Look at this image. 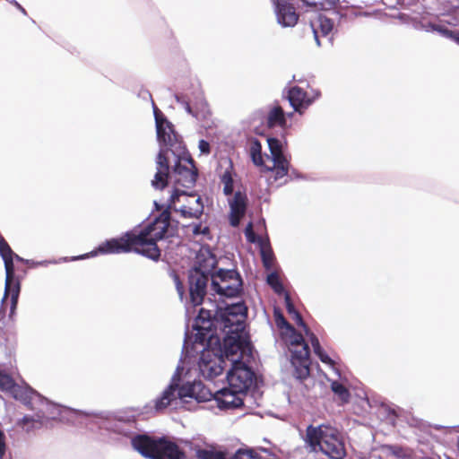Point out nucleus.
I'll return each instance as SVG.
<instances>
[{"label": "nucleus", "instance_id": "aec40b11", "mask_svg": "<svg viewBox=\"0 0 459 459\" xmlns=\"http://www.w3.org/2000/svg\"><path fill=\"white\" fill-rule=\"evenodd\" d=\"M33 411H36L35 414L33 415H24L19 421V426H24L28 424H31L30 427H28L26 429V431L29 432L32 429L40 428L43 425H45V411L43 408H38L34 409Z\"/></svg>", "mask_w": 459, "mask_h": 459}, {"label": "nucleus", "instance_id": "e433bc0d", "mask_svg": "<svg viewBox=\"0 0 459 459\" xmlns=\"http://www.w3.org/2000/svg\"><path fill=\"white\" fill-rule=\"evenodd\" d=\"M260 255L264 269L270 270L273 267L274 260V255L273 253L272 248L270 247H268L267 248L261 247Z\"/></svg>", "mask_w": 459, "mask_h": 459}, {"label": "nucleus", "instance_id": "5fc2aeb1", "mask_svg": "<svg viewBox=\"0 0 459 459\" xmlns=\"http://www.w3.org/2000/svg\"><path fill=\"white\" fill-rule=\"evenodd\" d=\"M221 183L222 184H233L234 181H233V178H232V176L230 174V172L229 170H225L224 173L222 174L221 176Z\"/></svg>", "mask_w": 459, "mask_h": 459}, {"label": "nucleus", "instance_id": "473e14b6", "mask_svg": "<svg viewBox=\"0 0 459 459\" xmlns=\"http://www.w3.org/2000/svg\"><path fill=\"white\" fill-rule=\"evenodd\" d=\"M186 195V192L184 191V190H180L178 188V186H175V188L170 195V198L169 200V205L166 209L162 210V212L160 213V215L165 212V211H169L170 212V208L175 205L176 202L179 199V197L181 195ZM169 214L171 215V212H169ZM170 222H171V225L174 226L176 228V232L178 231V221H174L172 220V218L170 217Z\"/></svg>", "mask_w": 459, "mask_h": 459}, {"label": "nucleus", "instance_id": "4d7b16f0", "mask_svg": "<svg viewBox=\"0 0 459 459\" xmlns=\"http://www.w3.org/2000/svg\"><path fill=\"white\" fill-rule=\"evenodd\" d=\"M245 234H246V238H247V239L249 242H251V243H255V242H256V241H257V239H258V237H257V236H255V235L254 234V232H253L252 230H249L248 229H247V230H246Z\"/></svg>", "mask_w": 459, "mask_h": 459}, {"label": "nucleus", "instance_id": "ddd939ff", "mask_svg": "<svg viewBox=\"0 0 459 459\" xmlns=\"http://www.w3.org/2000/svg\"><path fill=\"white\" fill-rule=\"evenodd\" d=\"M183 371L184 368L181 365H178L168 386L153 400V407L156 411H162L170 405H173L177 387L182 384Z\"/></svg>", "mask_w": 459, "mask_h": 459}, {"label": "nucleus", "instance_id": "0eeeda50", "mask_svg": "<svg viewBox=\"0 0 459 459\" xmlns=\"http://www.w3.org/2000/svg\"><path fill=\"white\" fill-rule=\"evenodd\" d=\"M13 397L20 400L30 410L43 408L45 411V424L48 420H58L63 405L55 403L44 397L30 386L20 387L16 384L12 391Z\"/></svg>", "mask_w": 459, "mask_h": 459}, {"label": "nucleus", "instance_id": "412c9836", "mask_svg": "<svg viewBox=\"0 0 459 459\" xmlns=\"http://www.w3.org/2000/svg\"><path fill=\"white\" fill-rule=\"evenodd\" d=\"M287 124L286 115L280 106H275L268 113L266 118V126L273 128L276 126H285Z\"/></svg>", "mask_w": 459, "mask_h": 459}, {"label": "nucleus", "instance_id": "37998d69", "mask_svg": "<svg viewBox=\"0 0 459 459\" xmlns=\"http://www.w3.org/2000/svg\"><path fill=\"white\" fill-rule=\"evenodd\" d=\"M232 459H260V456L254 450L238 449Z\"/></svg>", "mask_w": 459, "mask_h": 459}, {"label": "nucleus", "instance_id": "49530a36", "mask_svg": "<svg viewBox=\"0 0 459 459\" xmlns=\"http://www.w3.org/2000/svg\"><path fill=\"white\" fill-rule=\"evenodd\" d=\"M273 161V168H280V167H290L289 160H287L286 156L283 154L276 155L272 157Z\"/></svg>", "mask_w": 459, "mask_h": 459}, {"label": "nucleus", "instance_id": "20e7f679", "mask_svg": "<svg viewBox=\"0 0 459 459\" xmlns=\"http://www.w3.org/2000/svg\"><path fill=\"white\" fill-rule=\"evenodd\" d=\"M304 441L311 452L320 451L330 459H344L346 456L342 435L330 424L308 425Z\"/></svg>", "mask_w": 459, "mask_h": 459}, {"label": "nucleus", "instance_id": "f03ea898", "mask_svg": "<svg viewBox=\"0 0 459 459\" xmlns=\"http://www.w3.org/2000/svg\"><path fill=\"white\" fill-rule=\"evenodd\" d=\"M247 316V307L244 301L226 304L219 309L221 332L224 333V352L241 353L250 351L252 344L246 332L245 319Z\"/></svg>", "mask_w": 459, "mask_h": 459}, {"label": "nucleus", "instance_id": "ea45409f", "mask_svg": "<svg viewBox=\"0 0 459 459\" xmlns=\"http://www.w3.org/2000/svg\"><path fill=\"white\" fill-rule=\"evenodd\" d=\"M267 143L272 157L283 154V146L279 139L275 137H269L267 139Z\"/></svg>", "mask_w": 459, "mask_h": 459}, {"label": "nucleus", "instance_id": "79ce46f5", "mask_svg": "<svg viewBox=\"0 0 459 459\" xmlns=\"http://www.w3.org/2000/svg\"><path fill=\"white\" fill-rule=\"evenodd\" d=\"M133 423L134 422L130 420L127 422L117 420L112 427V429L120 435L129 436L131 434L130 428L132 427Z\"/></svg>", "mask_w": 459, "mask_h": 459}, {"label": "nucleus", "instance_id": "b1692460", "mask_svg": "<svg viewBox=\"0 0 459 459\" xmlns=\"http://www.w3.org/2000/svg\"><path fill=\"white\" fill-rule=\"evenodd\" d=\"M211 276H216L218 280L223 282L225 281H231L232 282L243 281L240 273L236 269L220 268L216 272L211 271Z\"/></svg>", "mask_w": 459, "mask_h": 459}, {"label": "nucleus", "instance_id": "423d86ee", "mask_svg": "<svg viewBox=\"0 0 459 459\" xmlns=\"http://www.w3.org/2000/svg\"><path fill=\"white\" fill-rule=\"evenodd\" d=\"M217 266V260L212 254L208 257L198 258L195 264L188 273L189 297L194 307L200 306L207 293V286L211 281V271Z\"/></svg>", "mask_w": 459, "mask_h": 459}, {"label": "nucleus", "instance_id": "393cba45", "mask_svg": "<svg viewBox=\"0 0 459 459\" xmlns=\"http://www.w3.org/2000/svg\"><path fill=\"white\" fill-rule=\"evenodd\" d=\"M195 206H186L180 207L179 211L185 218H199L204 212V204L202 198L198 196L195 200Z\"/></svg>", "mask_w": 459, "mask_h": 459}, {"label": "nucleus", "instance_id": "0e129e2a", "mask_svg": "<svg viewBox=\"0 0 459 459\" xmlns=\"http://www.w3.org/2000/svg\"><path fill=\"white\" fill-rule=\"evenodd\" d=\"M292 176H294V177H295V178H299V174L298 172H296V170H295V169H293V170L291 171L290 177H292Z\"/></svg>", "mask_w": 459, "mask_h": 459}, {"label": "nucleus", "instance_id": "7ed1b4c3", "mask_svg": "<svg viewBox=\"0 0 459 459\" xmlns=\"http://www.w3.org/2000/svg\"><path fill=\"white\" fill-rule=\"evenodd\" d=\"M157 171L152 181V186L155 189H163L168 186V179L170 176L176 186L184 188H192L195 186L199 170L196 163L190 153L184 150L181 154L176 156L175 163L169 171V163L165 156L162 148L156 158Z\"/></svg>", "mask_w": 459, "mask_h": 459}, {"label": "nucleus", "instance_id": "338daca9", "mask_svg": "<svg viewBox=\"0 0 459 459\" xmlns=\"http://www.w3.org/2000/svg\"><path fill=\"white\" fill-rule=\"evenodd\" d=\"M29 265H32V266H37L36 265V262L35 261H32V260H30V263L28 264Z\"/></svg>", "mask_w": 459, "mask_h": 459}, {"label": "nucleus", "instance_id": "de8ad7c7", "mask_svg": "<svg viewBox=\"0 0 459 459\" xmlns=\"http://www.w3.org/2000/svg\"><path fill=\"white\" fill-rule=\"evenodd\" d=\"M283 296H284V301H285V306H286L287 312L290 316H293L296 313H298L299 311L296 309V307H295V306H294V304H293V302L291 300L290 293L286 292Z\"/></svg>", "mask_w": 459, "mask_h": 459}, {"label": "nucleus", "instance_id": "2eb2a0df", "mask_svg": "<svg viewBox=\"0 0 459 459\" xmlns=\"http://www.w3.org/2000/svg\"><path fill=\"white\" fill-rule=\"evenodd\" d=\"M290 363L294 368L293 376L299 380L306 379L310 373V351L305 348L290 350Z\"/></svg>", "mask_w": 459, "mask_h": 459}, {"label": "nucleus", "instance_id": "58836bf2", "mask_svg": "<svg viewBox=\"0 0 459 459\" xmlns=\"http://www.w3.org/2000/svg\"><path fill=\"white\" fill-rule=\"evenodd\" d=\"M174 98L176 101L186 110L187 114L192 116L193 117L197 118V114L194 111L190 104V101L186 95L176 93L174 95Z\"/></svg>", "mask_w": 459, "mask_h": 459}, {"label": "nucleus", "instance_id": "a19ab883", "mask_svg": "<svg viewBox=\"0 0 459 459\" xmlns=\"http://www.w3.org/2000/svg\"><path fill=\"white\" fill-rule=\"evenodd\" d=\"M14 385L13 379L9 375L0 370V390L12 393Z\"/></svg>", "mask_w": 459, "mask_h": 459}, {"label": "nucleus", "instance_id": "69168bd1", "mask_svg": "<svg viewBox=\"0 0 459 459\" xmlns=\"http://www.w3.org/2000/svg\"><path fill=\"white\" fill-rule=\"evenodd\" d=\"M154 205H155L156 210H161L162 209V205L159 204L156 201H154Z\"/></svg>", "mask_w": 459, "mask_h": 459}, {"label": "nucleus", "instance_id": "5701e85b", "mask_svg": "<svg viewBox=\"0 0 459 459\" xmlns=\"http://www.w3.org/2000/svg\"><path fill=\"white\" fill-rule=\"evenodd\" d=\"M60 416L58 418V421L65 423H74V421L82 417H88L91 413L73 409L70 407L63 406L61 410Z\"/></svg>", "mask_w": 459, "mask_h": 459}, {"label": "nucleus", "instance_id": "c756f323", "mask_svg": "<svg viewBox=\"0 0 459 459\" xmlns=\"http://www.w3.org/2000/svg\"><path fill=\"white\" fill-rule=\"evenodd\" d=\"M290 333V344L294 347V349L301 350L305 348L307 351H310L308 344L306 342L303 335L299 333L295 328L293 331H288Z\"/></svg>", "mask_w": 459, "mask_h": 459}, {"label": "nucleus", "instance_id": "603ef678", "mask_svg": "<svg viewBox=\"0 0 459 459\" xmlns=\"http://www.w3.org/2000/svg\"><path fill=\"white\" fill-rule=\"evenodd\" d=\"M198 148L203 154H209L211 152L210 143L206 140H200L198 143Z\"/></svg>", "mask_w": 459, "mask_h": 459}, {"label": "nucleus", "instance_id": "4468645a", "mask_svg": "<svg viewBox=\"0 0 459 459\" xmlns=\"http://www.w3.org/2000/svg\"><path fill=\"white\" fill-rule=\"evenodd\" d=\"M273 5L277 23L282 28H293L299 21V13L296 12L290 0H271Z\"/></svg>", "mask_w": 459, "mask_h": 459}, {"label": "nucleus", "instance_id": "4be33fe9", "mask_svg": "<svg viewBox=\"0 0 459 459\" xmlns=\"http://www.w3.org/2000/svg\"><path fill=\"white\" fill-rule=\"evenodd\" d=\"M440 22L450 26L459 25V1L455 0L451 3V6L447 8L446 12L442 13Z\"/></svg>", "mask_w": 459, "mask_h": 459}, {"label": "nucleus", "instance_id": "c03bdc74", "mask_svg": "<svg viewBox=\"0 0 459 459\" xmlns=\"http://www.w3.org/2000/svg\"><path fill=\"white\" fill-rule=\"evenodd\" d=\"M223 455L219 452H214L207 449H198L196 456L198 459H220Z\"/></svg>", "mask_w": 459, "mask_h": 459}, {"label": "nucleus", "instance_id": "864d4df0", "mask_svg": "<svg viewBox=\"0 0 459 459\" xmlns=\"http://www.w3.org/2000/svg\"><path fill=\"white\" fill-rule=\"evenodd\" d=\"M275 169V179L281 178L288 175L289 169L285 167L274 168Z\"/></svg>", "mask_w": 459, "mask_h": 459}, {"label": "nucleus", "instance_id": "8fccbe9b", "mask_svg": "<svg viewBox=\"0 0 459 459\" xmlns=\"http://www.w3.org/2000/svg\"><path fill=\"white\" fill-rule=\"evenodd\" d=\"M210 233V230L208 227H203L201 223L195 224L193 226V234L197 235H208Z\"/></svg>", "mask_w": 459, "mask_h": 459}, {"label": "nucleus", "instance_id": "7c9ffc66", "mask_svg": "<svg viewBox=\"0 0 459 459\" xmlns=\"http://www.w3.org/2000/svg\"><path fill=\"white\" fill-rule=\"evenodd\" d=\"M316 23L317 30H320L322 36H327L333 28V22L325 16L319 15L316 22H312Z\"/></svg>", "mask_w": 459, "mask_h": 459}, {"label": "nucleus", "instance_id": "9b49d317", "mask_svg": "<svg viewBox=\"0 0 459 459\" xmlns=\"http://www.w3.org/2000/svg\"><path fill=\"white\" fill-rule=\"evenodd\" d=\"M212 394L201 381H187L177 387L175 402L169 407L177 408L178 404L186 402V398L196 400L198 403L206 402L211 399Z\"/></svg>", "mask_w": 459, "mask_h": 459}, {"label": "nucleus", "instance_id": "39448f33", "mask_svg": "<svg viewBox=\"0 0 459 459\" xmlns=\"http://www.w3.org/2000/svg\"><path fill=\"white\" fill-rule=\"evenodd\" d=\"M131 445L135 451L148 459L186 458L184 451L165 437L155 438L147 434H138L131 437Z\"/></svg>", "mask_w": 459, "mask_h": 459}, {"label": "nucleus", "instance_id": "2f4dec72", "mask_svg": "<svg viewBox=\"0 0 459 459\" xmlns=\"http://www.w3.org/2000/svg\"><path fill=\"white\" fill-rule=\"evenodd\" d=\"M331 390L336 394L343 403L350 400L351 394L346 386L339 381H333L331 383Z\"/></svg>", "mask_w": 459, "mask_h": 459}, {"label": "nucleus", "instance_id": "a878e982", "mask_svg": "<svg viewBox=\"0 0 459 459\" xmlns=\"http://www.w3.org/2000/svg\"><path fill=\"white\" fill-rule=\"evenodd\" d=\"M446 23H442L440 21L438 23L430 24L431 32H437L442 37L449 39L458 44L459 30H453L448 29Z\"/></svg>", "mask_w": 459, "mask_h": 459}, {"label": "nucleus", "instance_id": "09e8293b", "mask_svg": "<svg viewBox=\"0 0 459 459\" xmlns=\"http://www.w3.org/2000/svg\"><path fill=\"white\" fill-rule=\"evenodd\" d=\"M173 279H174V281H175L176 290H177V291L178 293V296H179L180 299L182 300L183 297H184V293H185L184 285L181 282V281L179 279V276L177 273H174Z\"/></svg>", "mask_w": 459, "mask_h": 459}, {"label": "nucleus", "instance_id": "9d476101", "mask_svg": "<svg viewBox=\"0 0 459 459\" xmlns=\"http://www.w3.org/2000/svg\"><path fill=\"white\" fill-rule=\"evenodd\" d=\"M231 368L227 373L229 386L234 390L245 394L252 386L255 375L252 368L243 362L239 357L230 359Z\"/></svg>", "mask_w": 459, "mask_h": 459}, {"label": "nucleus", "instance_id": "4c0bfd02", "mask_svg": "<svg viewBox=\"0 0 459 459\" xmlns=\"http://www.w3.org/2000/svg\"><path fill=\"white\" fill-rule=\"evenodd\" d=\"M273 316L275 320V324L277 327L281 329H286L287 331H293L294 332V326L291 325L284 317L281 311L278 308H274L273 311Z\"/></svg>", "mask_w": 459, "mask_h": 459}, {"label": "nucleus", "instance_id": "6ab92c4d", "mask_svg": "<svg viewBox=\"0 0 459 459\" xmlns=\"http://www.w3.org/2000/svg\"><path fill=\"white\" fill-rule=\"evenodd\" d=\"M160 126V136L157 134L158 142L165 146H173L178 141V135L174 130L173 124L167 120V123H161Z\"/></svg>", "mask_w": 459, "mask_h": 459}, {"label": "nucleus", "instance_id": "cd10ccee", "mask_svg": "<svg viewBox=\"0 0 459 459\" xmlns=\"http://www.w3.org/2000/svg\"><path fill=\"white\" fill-rule=\"evenodd\" d=\"M246 196L240 191L234 194L233 200L230 203V209L233 213L242 215L246 212Z\"/></svg>", "mask_w": 459, "mask_h": 459}, {"label": "nucleus", "instance_id": "6e6d98bb", "mask_svg": "<svg viewBox=\"0 0 459 459\" xmlns=\"http://www.w3.org/2000/svg\"><path fill=\"white\" fill-rule=\"evenodd\" d=\"M310 27L313 31L315 41H316V45L318 47L321 46L320 39H319V33H318L317 27H316V23L310 22Z\"/></svg>", "mask_w": 459, "mask_h": 459}, {"label": "nucleus", "instance_id": "f704fd0d", "mask_svg": "<svg viewBox=\"0 0 459 459\" xmlns=\"http://www.w3.org/2000/svg\"><path fill=\"white\" fill-rule=\"evenodd\" d=\"M147 94L149 96V98L151 99L152 100V110H153V116H154V119H155V126H156V134H158L160 135V128H161V126L160 124L161 123H167V120L168 118L165 117V115L157 108V106L155 105L152 98V94L147 91Z\"/></svg>", "mask_w": 459, "mask_h": 459}, {"label": "nucleus", "instance_id": "3c124183", "mask_svg": "<svg viewBox=\"0 0 459 459\" xmlns=\"http://www.w3.org/2000/svg\"><path fill=\"white\" fill-rule=\"evenodd\" d=\"M430 24H434V22H427V23H424L422 22H417L415 21L413 22V27L414 29L416 30H425L427 32H430L431 31V27L429 26Z\"/></svg>", "mask_w": 459, "mask_h": 459}, {"label": "nucleus", "instance_id": "72a5a7b5", "mask_svg": "<svg viewBox=\"0 0 459 459\" xmlns=\"http://www.w3.org/2000/svg\"><path fill=\"white\" fill-rule=\"evenodd\" d=\"M147 94L149 96V98L151 99L152 100V110H153V116H154V119H155V126H156V134H158L160 135V128H161V126L160 124L161 123H167V120L168 118L165 117V115L157 108V106L155 105L152 98V94L147 91Z\"/></svg>", "mask_w": 459, "mask_h": 459}, {"label": "nucleus", "instance_id": "f3484780", "mask_svg": "<svg viewBox=\"0 0 459 459\" xmlns=\"http://www.w3.org/2000/svg\"><path fill=\"white\" fill-rule=\"evenodd\" d=\"M211 290L221 297L237 298L243 293V281H221L216 276H211Z\"/></svg>", "mask_w": 459, "mask_h": 459}, {"label": "nucleus", "instance_id": "f257e3e1", "mask_svg": "<svg viewBox=\"0 0 459 459\" xmlns=\"http://www.w3.org/2000/svg\"><path fill=\"white\" fill-rule=\"evenodd\" d=\"M176 235V228L171 225L169 211L163 212L153 221L138 233L126 231L119 238L108 239L94 250L72 257H62L60 262L77 261L96 256L99 254H121L134 252L152 261H159L160 249L157 242Z\"/></svg>", "mask_w": 459, "mask_h": 459}, {"label": "nucleus", "instance_id": "bb28decb", "mask_svg": "<svg viewBox=\"0 0 459 459\" xmlns=\"http://www.w3.org/2000/svg\"><path fill=\"white\" fill-rule=\"evenodd\" d=\"M309 340L313 347L314 353L319 358V359L325 364L333 366L334 364L333 360L321 347L319 340L316 337V335H313L312 337L309 338Z\"/></svg>", "mask_w": 459, "mask_h": 459}, {"label": "nucleus", "instance_id": "dca6fc26", "mask_svg": "<svg viewBox=\"0 0 459 459\" xmlns=\"http://www.w3.org/2000/svg\"><path fill=\"white\" fill-rule=\"evenodd\" d=\"M245 394L234 392L232 388L224 387L214 396L218 408L221 410L238 409L243 406Z\"/></svg>", "mask_w": 459, "mask_h": 459}, {"label": "nucleus", "instance_id": "c85d7f7f", "mask_svg": "<svg viewBox=\"0 0 459 459\" xmlns=\"http://www.w3.org/2000/svg\"><path fill=\"white\" fill-rule=\"evenodd\" d=\"M267 284L278 295H284L287 291L280 279L277 272H271L266 277Z\"/></svg>", "mask_w": 459, "mask_h": 459}, {"label": "nucleus", "instance_id": "774afa93", "mask_svg": "<svg viewBox=\"0 0 459 459\" xmlns=\"http://www.w3.org/2000/svg\"><path fill=\"white\" fill-rule=\"evenodd\" d=\"M370 459H382L381 457H371Z\"/></svg>", "mask_w": 459, "mask_h": 459}, {"label": "nucleus", "instance_id": "13d9d810", "mask_svg": "<svg viewBox=\"0 0 459 459\" xmlns=\"http://www.w3.org/2000/svg\"><path fill=\"white\" fill-rule=\"evenodd\" d=\"M224 185V187H223V192L226 195H230L233 193L234 191V183L233 184H223Z\"/></svg>", "mask_w": 459, "mask_h": 459}, {"label": "nucleus", "instance_id": "680f3d73", "mask_svg": "<svg viewBox=\"0 0 459 459\" xmlns=\"http://www.w3.org/2000/svg\"><path fill=\"white\" fill-rule=\"evenodd\" d=\"M14 258H15L17 261H19V262H22V263H24V264H29V263H30V260L24 259V258H22V257L19 256L18 255H16L15 253H14V255H13V259H14Z\"/></svg>", "mask_w": 459, "mask_h": 459}, {"label": "nucleus", "instance_id": "a18cd8bd", "mask_svg": "<svg viewBox=\"0 0 459 459\" xmlns=\"http://www.w3.org/2000/svg\"><path fill=\"white\" fill-rule=\"evenodd\" d=\"M294 320L296 321L297 325L301 326L303 329H304V332H305V334L310 338L312 337L313 335H315V333H313L310 329L308 328V326L306 325V323L304 322L303 318H302V316L300 315L299 312L296 313L295 315L292 316Z\"/></svg>", "mask_w": 459, "mask_h": 459}, {"label": "nucleus", "instance_id": "1a4fd4ad", "mask_svg": "<svg viewBox=\"0 0 459 459\" xmlns=\"http://www.w3.org/2000/svg\"><path fill=\"white\" fill-rule=\"evenodd\" d=\"M218 342L220 343V354H217L211 351H203L200 356L198 363L199 370L201 375L206 379H212L217 376L221 375L223 371L222 363L225 362V359L230 361V359H232V357L234 356H237L238 353L237 352L226 354L223 349L224 339L222 338L221 342L218 339Z\"/></svg>", "mask_w": 459, "mask_h": 459}, {"label": "nucleus", "instance_id": "bf43d9fd", "mask_svg": "<svg viewBox=\"0 0 459 459\" xmlns=\"http://www.w3.org/2000/svg\"><path fill=\"white\" fill-rule=\"evenodd\" d=\"M10 3L13 4L18 10H20L24 15L27 14L26 10L16 0H11Z\"/></svg>", "mask_w": 459, "mask_h": 459}, {"label": "nucleus", "instance_id": "f8f14e48", "mask_svg": "<svg viewBox=\"0 0 459 459\" xmlns=\"http://www.w3.org/2000/svg\"><path fill=\"white\" fill-rule=\"evenodd\" d=\"M219 309L218 305H214V309L202 307L195 319L193 328L198 333H204L209 338L213 337L218 329L221 331L222 322L219 318Z\"/></svg>", "mask_w": 459, "mask_h": 459}, {"label": "nucleus", "instance_id": "6e6552de", "mask_svg": "<svg viewBox=\"0 0 459 459\" xmlns=\"http://www.w3.org/2000/svg\"><path fill=\"white\" fill-rule=\"evenodd\" d=\"M13 255L14 252L12 250V248L4 240V238L0 235V255L4 260L6 274L4 293L2 299V303L5 300V299L8 296H10L11 312H13L16 309L21 291V283L20 281L16 278L14 273Z\"/></svg>", "mask_w": 459, "mask_h": 459}, {"label": "nucleus", "instance_id": "c9c22d12", "mask_svg": "<svg viewBox=\"0 0 459 459\" xmlns=\"http://www.w3.org/2000/svg\"><path fill=\"white\" fill-rule=\"evenodd\" d=\"M262 146L258 140H255L252 143L250 148L251 159L254 164L257 166H261L264 163V159L262 156Z\"/></svg>", "mask_w": 459, "mask_h": 459}, {"label": "nucleus", "instance_id": "a211bd4d", "mask_svg": "<svg viewBox=\"0 0 459 459\" xmlns=\"http://www.w3.org/2000/svg\"><path fill=\"white\" fill-rule=\"evenodd\" d=\"M287 100L294 111L300 115L314 102V99L299 86H293L288 90Z\"/></svg>", "mask_w": 459, "mask_h": 459}, {"label": "nucleus", "instance_id": "052dcab7", "mask_svg": "<svg viewBox=\"0 0 459 459\" xmlns=\"http://www.w3.org/2000/svg\"><path fill=\"white\" fill-rule=\"evenodd\" d=\"M57 261L56 260H43V261H38L36 262V265L37 266H39V265H48L49 264H56Z\"/></svg>", "mask_w": 459, "mask_h": 459}, {"label": "nucleus", "instance_id": "e2e57ef3", "mask_svg": "<svg viewBox=\"0 0 459 459\" xmlns=\"http://www.w3.org/2000/svg\"><path fill=\"white\" fill-rule=\"evenodd\" d=\"M319 96H320V91H314V96L312 97V98L314 99V101H315L317 98H319Z\"/></svg>", "mask_w": 459, "mask_h": 459}]
</instances>
